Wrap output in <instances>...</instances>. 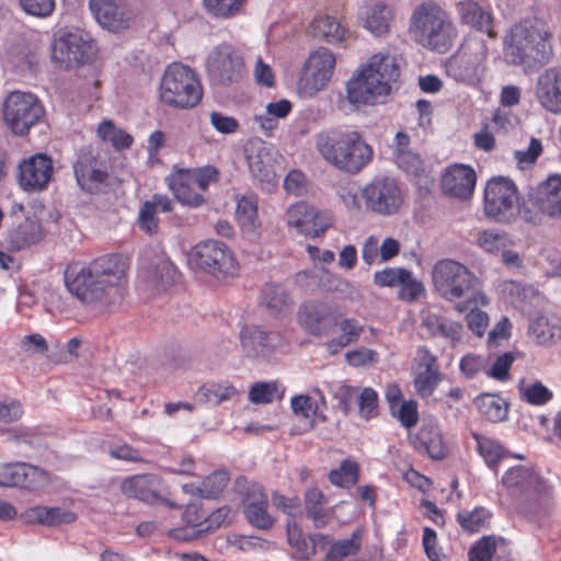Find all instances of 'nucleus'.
Returning <instances> with one entry per match:
<instances>
[{"label": "nucleus", "instance_id": "nucleus-1", "mask_svg": "<svg viewBox=\"0 0 561 561\" xmlns=\"http://www.w3.org/2000/svg\"><path fill=\"white\" fill-rule=\"evenodd\" d=\"M125 272L126 264L119 255L106 254L88 264H69L65 271V284L82 304L94 305L107 301L117 291Z\"/></svg>", "mask_w": 561, "mask_h": 561}, {"label": "nucleus", "instance_id": "nucleus-2", "mask_svg": "<svg viewBox=\"0 0 561 561\" xmlns=\"http://www.w3.org/2000/svg\"><path fill=\"white\" fill-rule=\"evenodd\" d=\"M399 76L400 58L389 53L375 54L346 81V100L356 107L379 103Z\"/></svg>", "mask_w": 561, "mask_h": 561}, {"label": "nucleus", "instance_id": "nucleus-3", "mask_svg": "<svg viewBox=\"0 0 561 561\" xmlns=\"http://www.w3.org/2000/svg\"><path fill=\"white\" fill-rule=\"evenodd\" d=\"M314 145L328 163L351 174L359 172L373 158L371 147L356 130H322L316 135Z\"/></svg>", "mask_w": 561, "mask_h": 561}, {"label": "nucleus", "instance_id": "nucleus-4", "mask_svg": "<svg viewBox=\"0 0 561 561\" xmlns=\"http://www.w3.org/2000/svg\"><path fill=\"white\" fill-rule=\"evenodd\" d=\"M409 32L414 42L437 53H446L458 34L450 14L431 0L422 2L413 10Z\"/></svg>", "mask_w": 561, "mask_h": 561}, {"label": "nucleus", "instance_id": "nucleus-5", "mask_svg": "<svg viewBox=\"0 0 561 561\" xmlns=\"http://www.w3.org/2000/svg\"><path fill=\"white\" fill-rule=\"evenodd\" d=\"M551 28L538 18H529L511 27L505 37V53L514 65L546 64L552 55Z\"/></svg>", "mask_w": 561, "mask_h": 561}, {"label": "nucleus", "instance_id": "nucleus-6", "mask_svg": "<svg viewBox=\"0 0 561 561\" xmlns=\"http://www.w3.org/2000/svg\"><path fill=\"white\" fill-rule=\"evenodd\" d=\"M435 290L448 301L466 299L486 304L485 296L479 290V279L465 264L451 259L438 260L432 270Z\"/></svg>", "mask_w": 561, "mask_h": 561}, {"label": "nucleus", "instance_id": "nucleus-7", "mask_svg": "<svg viewBox=\"0 0 561 561\" xmlns=\"http://www.w3.org/2000/svg\"><path fill=\"white\" fill-rule=\"evenodd\" d=\"M203 96V87L196 72L187 66L173 62L167 67L159 87L161 102L174 108H192Z\"/></svg>", "mask_w": 561, "mask_h": 561}, {"label": "nucleus", "instance_id": "nucleus-8", "mask_svg": "<svg viewBox=\"0 0 561 561\" xmlns=\"http://www.w3.org/2000/svg\"><path fill=\"white\" fill-rule=\"evenodd\" d=\"M72 170L77 185L84 193L99 194L108 184L110 165L93 146H85L77 151Z\"/></svg>", "mask_w": 561, "mask_h": 561}, {"label": "nucleus", "instance_id": "nucleus-9", "mask_svg": "<svg viewBox=\"0 0 561 561\" xmlns=\"http://www.w3.org/2000/svg\"><path fill=\"white\" fill-rule=\"evenodd\" d=\"M2 115L13 134L23 136L41 121L44 108L36 95L16 90L3 100Z\"/></svg>", "mask_w": 561, "mask_h": 561}, {"label": "nucleus", "instance_id": "nucleus-10", "mask_svg": "<svg viewBox=\"0 0 561 561\" xmlns=\"http://www.w3.org/2000/svg\"><path fill=\"white\" fill-rule=\"evenodd\" d=\"M517 202V188L512 180L499 176L486 183L483 209L488 218L501 224L514 221Z\"/></svg>", "mask_w": 561, "mask_h": 561}, {"label": "nucleus", "instance_id": "nucleus-11", "mask_svg": "<svg viewBox=\"0 0 561 561\" xmlns=\"http://www.w3.org/2000/svg\"><path fill=\"white\" fill-rule=\"evenodd\" d=\"M485 59V44L479 39H471L446 61V73L455 81L474 84L483 73Z\"/></svg>", "mask_w": 561, "mask_h": 561}, {"label": "nucleus", "instance_id": "nucleus-12", "mask_svg": "<svg viewBox=\"0 0 561 561\" xmlns=\"http://www.w3.org/2000/svg\"><path fill=\"white\" fill-rule=\"evenodd\" d=\"M502 484L513 494L525 497L534 508L549 499L551 486L536 470L525 466L508 469Z\"/></svg>", "mask_w": 561, "mask_h": 561}, {"label": "nucleus", "instance_id": "nucleus-13", "mask_svg": "<svg viewBox=\"0 0 561 561\" xmlns=\"http://www.w3.org/2000/svg\"><path fill=\"white\" fill-rule=\"evenodd\" d=\"M206 66L210 81L218 85L238 83L245 72L242 56L230 45L215 47Z\"/></svg>", "mask_w": 561, "mask_h": 561}, {"label": "nucleus", "instance_id": "nucleus-14", "mask_svg": "<svg viewBox=\"0 0 561 561\" xmlns=\"http://www.w3.org/2000/svg\"><path fill=\"white\" fill-rule=\"evenodd\" d=\"M195 265L213 275L222 278L236 270V260L229 248L217 240H206L198 243L192 254Z\"/></svg>", "mask_w": 561, "mask_h": 561}, {"label": "nucleus", "instance_id": "nucleus-15", "mask_svg": "<svg viewBox=\"0 0 561 561\" xmlns=\"http://www.w3.org/2000/svg\"><path fill=\"white\" fill-rule=\"evenodd\" d=\"M94 43L82 33H66L56 37L51 47V58L64 68H73L92 60Z\"/></svg>", "mask_w": 561, "mask_h": 561}, {"label": "nucleus", "instance_id": "nucleus-16", "mask_svg": "<svg viewBox=\"0 0 561 561\" xmlns=\"http://www.w3.org/2000/svg\"><path fill=\"white\" fill-rule=\"evenodd\" d=\"M367 209L389 216L398 211L401 203V191L397 182L388 176H377L362 191Z\"/></svg>", "mask_w": 561, "mask_h": 561}, {"label": "nucleus", "instance_id": "nucleus-17", "mask_svg": "<svg viewBox=\"0 0 561 561\" xmlns=\"http://www.w3.org/2000/svg\"><path fill=\"white\" fill-rule=\"evenodd\" d=\"M335 67V57L331 50L321 47L310 54L306 61L300 87L313 95L323 90L332 78Z\"/></svg>", "mask_w": 561, "mask_h": 561}, {"label": "nucleus", "instance_id": "nucleus-18", "mask_svg": "<svg viewBox=\"0 0 561 561\" xmlns=\"http://www.w3.org/2000/svg\"><path fill=\"white\" fill-rule=\"evenodd\" d=\"M286 222L289 227L296 228L297 232L316 238L331 226V216L301 201L288 207Z\"/></svg>", "mask_w": 561, "mask_h": 561}, {"label": "nucleus", "instance_id": "nucleus-19", "mask_svg": "<svg viewBox=\"0 0 561 561\" xmlns=\"http://www.w3.org/2000/svg\"><path fill=\"white\" fill-rule=\"evenodd\" d=\"M53 161L43 153H37L19 165V182L27 192H38L46 188L53 176Z\"/></svg>", "mask_w": 561, "mask_h": 561}, {"label": "nucleus", "instance_id": "nucleus-20", "mask_svg": "<svg viewBox=\"0 0 561 561\" xmlns=\"http://www.w3.org/2000/svg\"><path fill=\"white\" fill-rule=\"evenodd\" d=\"M535 95L539 104L553 114L561 113V70L548 68L537 78Z\"/></svg>", "mask_w": 561, "mask_h": 561}, {"label": "nucleus", "instance_id": "nucleus-21", "mask_svg": "<svg viewBox=\"0 0 561 561\" xmlns=\"http://www.w3.org/2000/svg\"><path fill=\"white\" fill-rule=\"evenodd\" d=\"M5 486L35 490L48 482V473L26 462L4 463Z\"/></svg>", "mask_w": 561, "mask_h": 561}, {"label": "nucleus", "instance_id": "nucleus-22", "mask_svg": "<svg viewBox=\"0 0 561 561\" xmlns=\"http://www.w3.org/2000/svg\"><path fill=\"white\" fill-rule=\"evenodd\" d=\"M162 482L156 474H138L123 482V493L141 502L172 504L161 496Z\"/></svg>", "mask_w": 561, "mask_h": 561}, {"label": "nucleus", "instance_id": "nucleus-23", "mask_svg": "<svg viewBox=\"0 0 561 561\" xmlns=\"http://www.w3.org/2000/svg\"><path fill=\"white\" fill-rule=\"evenodd\" d=\"M90 9L98 23L110 32H118L129 25V11L114 0H90Z\"/></svg>", "mask_w": 561, "mask_h": 561}, {"label": "nucleus", "instance_id": "nucleus-24", "mask_svg": "<svg viewBox=\"0 0 561 561\" xmlns=\"http://www.w3.org/2000/svg\"><path fill=\"white\" fill-rule=\"evenodd\" d=\"M298 317L301 327L313 335L325 333L335 323L332 307L319 301L304 304Z\"/></svg>", "mask_w": 561, "mask_h": 561}, {"label": "nucleus", "instance_id": "nucleus-25", "mask_svg": "<svg viewBox=\"0 0 561 561\" xmlns=\"http://www.w3.org/2000/svg\"><path fill=\"white\" fill-rule=\"evenodd\" d=\"M436 362V356L426 347H419L415 356L417 373L414 378V387L421 397H430L440 379Z\"/></svg>", "mask_w": 561, "mask_h": 561}, {"label": "nucleus", "instance_id": "nucleus-26", "mask_svg": "<svg viewBox=\"0 0 561 561\" xmlns=\"http://www.w3.org/2000/svg\"><path fill=\"white\" fill-rule=\"evenodd\" d=\"M476 172L463 164H455L446 170L442 178L443 191L454 197L468 198L476 185Z\"/></svg>", "mask_w": 561, "mask_h": 561}, {"label": "nucleus", "instance_id": "nucleus-27", "mask_svg": "<svg viewBox=\"0 0 561 561\" xmlns=\"http://www.w3.org/2000/svg\"><path fill=\"white\" fill-rule=\"evenodd\" d=\"M374 282L380 287H402V296L410 300L416 299L424 290L423 285L416 280L412 273L401 267H389L376 272Z\"/></svg>", "mask_w": 561, "mask_h": 561}, {"label": "nucleus", "instance_id": "nucleus-28", "mask_svg": "<svg viewBox=\"0 0 561 561\" xmlns=\"http://www.w3.org/2000/svg\"><path fill=\"white\" fill-rule=\"evenodd\" d=\"M267 506V497L263 488L259 484H252L243 501V513L248 522L259 529H270L274 519L268 514Z\"/></svg>", "mask_w": 561, "mask_h": 561}, {"label": "nucleus", "instance_id": "nucleus-29", "mask_svg": "<svg viewBox=\"0 0 561 561\" xmlns=\"http://www.w3.org/2000/svg\"><path fill=\"white\" fill-rule=\"evenodd\" d=\"M456 11L460 22L477 31L484 32L489 37H495L492 28L493 18L489 10L473 0H460L456 3Z\"/></svg>", "mask_w": 561, "mask_h": 561}, {"label": "nucleus", "instance_id": "nucleus-30", "mask_svg": "<svg viewBox=\"0 0 561 561\" xmlns=\"http://www.w3.org/2000/svg\"><path fill=\"white\" fill-rule=\"evenodd\" d=\"M359 18L363 26L376 36H381L389 31L393 18V10L385 3L368 4L362 8Z\"/></svg>", "mask_w": 561, "mask_h": 561}, {"label": "nucleus", "instance_id": "nucleus-31", "mask_svg": "<svg viewBox=\"0 0 561 561\" xmlns=\"http://www.w3.org/2000/svg\"><path fill=\"white\" fill-rule=\"evenodd\" d=\"M539 202L550 218L561 217V175L553 174L536 186Z\"/></svg>", "mask_w": 561, "mask_h": 561}, {"label": "nucleus", "instance_id": "nucleus-32", "mask_svg": "<svg viewBox=\"0 0 561 561\" xmlns=\"http://www.w3.org/2000/svg\"><path fill=\"white\" fill-rule=\"evenodd\" d=\"M305 514L316 528L324 527L331 519L332 512L327 507V497L318 488H309L305 492Z\"/></svg>", "mask_w": 561, "mask_h": 561}, {"label": "nucleus", "instance_id": "nucleus-33", "mask_svg": "<svg viewBox=\"0 0 561 561\" xmlns=\"http://www.w3.org/2000/svg\"><path fill=\"white\" fill-rule=\"evenodd\" d=\"M169 187L175 198L183 205L197 207L203 204V194L196 191V185L190 180V175L181 170L169 179Z\"/></svg>", "mask_w": 561, "mask_h": 561}, {"label": "nucleus", "instance_id": "nucleus-34", "mask_svg": "<svg viewBox=\"0 0 561 561\" xmlns=\"http://www.w3.org/2000/svg\"><path fill=\"white\" fill-rule=\"evenodd\" d=\"M415 447L425 450L435 460H440L447 455L443 434L437 425L422 426L415 438Z\"/></svg>", "mask_w": 561, "mask_h": 561}, {"label": "nucleus", "instance_id": "nucleus-35", "mask_svg": "<svg viewBox=\"0 0 561 561\" xmlns=\"http://www.w3.org/2000/svg\"><path fill=\"white\" fill-rule=\"evenodd\" d=\"M249 169L253 178L262 183H273L275 168L273 152L264 145L248 156Z\"/></svg>", "mask_w": 561, "mask_h": 561}, {"label": "nucleus", "instance_id": "nucleus-36", "mask_svg": "<svg viewBox=\"0 0 561 561\" xmlns=\"http://www.w3.org/2000/svg\"><path fill=\"white\" fill-rule=\"evenodd\" d=\"M272 334L265 333L255 325H245L240 331V342L243 352L250 357L265 353L272 346Z\"/></svg>", "mask_w": 561, "mask_h": 561}, {"label": "nucleus", "instance_id": "nucleus-37", "mask_svg": "<svg viewBox=\"0 0 561 561\" xmlns=\"http://www.w3.org/2000/svg\"><path fill=\"white\" fill-rule=\"evenodd\" d=\"M340 334L327 343L331 354H336L342 348L358 342L364 327L355 318H344L337 322Z\"/></svg>", "mask_w": 561, "mask_h": 561}, {"label": "nucleus", "instance_id": "nucleus-38", "mask_svg": "<svg viewBox=\"0 0 561 561\" xmlns=\"http://www.w3.org/2000/svg\"><path fill=\"white\" fill-rule=\"evenodd\" d=\"M529 334L538 344H550L561 340V323L557 319L536 316L529 322Z\"/></svg>", "mask_w": 561, "mask_h": 561}, {"label": "nucleus", "instance_id": "nucleus-39", "mask_svg": "<svg viewBox=\"0 0 561 561\" xmlns=\"http://www.w3.org/2000/svg\"><path fill=\"white\" fill-rule=\"evenodd\" d=\"M205 513L195 504L188 505L182 514L184 525L171 530V536L180 541H192L204 535H193L204 522Z\"/></svg>", "mask_w": 561, "mask_h": 561}, {"label": "nucleus", "instance_id": "nucleus-40", "mask_svg": "<svg viewBox=\"0 0 561 561\" xmlns=\"http://www.w3.org/2000/svg\"><path fill=\"white\" fill-rule=\"evenodd\" d=\"M237 393V389L229 382H209L198 389L196 400L207 405L217 407L224 401L233 399Z\"/></svg>", "mask_w": 561, "mask_h": 561}, {"label": "nucleus", "instance_id": "nucleus-41", "mask_svg": "<svg viewBox=\"0 0 561 561\" xmlns=\"http://www.w3.org/2000/svg\"><path fill=\"white\" fill-rule=\"evenodd\" d=\"M8 238L11 248L14 250H21L37 243L43 238L41 225L34 220L26 219L15 229L11 230Z\"/></svg>", "mask_w": 561, "mask_h": 561}, {"label": "nucleus", "instance_id": "nucleus-42", "mask_svg": "<svg viewBox=\"0 0 561 561\" xmlns=\"http://www.w3.org/2000/svg\"><path fill=\"white\" fill-rule=\"evenodd\" d=\"M228 482V473L224 470H218L205 478L201 486L193 488V485L184 484L183 491L197 493L206 499H216L226 489Z\"/></svg>", "mask_w": 561, "mask_h": 561}, {"label": "nucleus", "instance_id": "nucleus-43", "mask_svg": "<svg viewBox=\"0 0 561 561\" xmlns=\"http://www.w3.org/2000/svg\"><path fill=\"white\" fill-rule=\"evenodd\" d=\"M423 325L435 336H444L451 341L461 339L462 327L458 322L438 317L434 313H427L423 318Z\"/></svg>", "mask_w": 561, "mask_h": 561}, {"label": "nucleus", "instance_id": "nucleus-44", "mask_svg": "<svg viewBox=\"0 0 561 561\" xmlns=\"http://www.w3.org/2000/svg\"><path fill=\"white\" fill-rule=\"evenodd\" d=\"M311 32L314 37L328 43H337L344 39L345 30L333 16H319L311 22Z\"/></svg>", "mask_w": 561, "mask_h": 561}, {"label": "nucleus", "instance_id": "nucleus-45", "mask_svg": "<svg viewBox=\"0 0 561 561\" xmlns=\"http://www.w3.org/2000/svg\"><path fill=\"white\" fill-rule=\"evenodd\" d=\"M478 245L485 252L500 254L505 247H513L514 241L511 236L499 229H485L478 232Z\"/></svg>", "mask_w": 561, "mask_h": 561}, {"label": "nucleus", "instance_id": "nucleus-46", "mask_svg": "<svg viewBox=\"0 0 561 561\" xmlns=\"http://www.w3.org/2000/svg\"><path fill=\"white\" fill-rule=\"evenodd\" d=\"M528 224L538 226L542 222L543 216H547L543 205L539 202V195L533 190L523 198L522 203H517L516 215Z\"/></svg>", "mask_w": 561, "mask_h": 561}, {"label": "nucleus", "instance_id": "nucleus-47", "mask_svg": "<svg viewBox=\"0 0 561 561\" xmlns=\"http://www.w3.org/2000/svg\"><path fill=\"white\" fill-rule=\"evenodd\" d=\"M285 394L278 381H262L254 383L249 391V400L254 404H267L274 400H282Z\"/></svg>", "mask_w": 561, "mask_h": 561}, {"label": "nucleus", "instance_id": "nucleus-48", "mask_svg": "<svg viewBox=\"0 0 561 561\" xmlns=\"http://www.w3.org/2000/svg\"><path fill=\"white\" fill-rule=\"evenodd\" d=\"M472 437L477 443V450L479 455L484 459L488 467L496 472L497 463L504 455L502 445L495 439L478 433H472Z\"/></svg>", "mask_w": 561, "mask_h": 561}, {"label": "nucleus", "instance_id": "nucleus-49", "mask_svg": "<svg viewBox=\"0 0 561 561\" xmlns=\"http://www.w3.org/2000/svg\"><path fill=\"white\" fill-rule=\"evenodd\" d=\"M362 547V531L356 529L350 538L334 542L327 556L325 561H342L344 558L355 556Z\"/></svg>", "mask_w": 561, "mask_h": 561}, {"label": "nucleus", "instance_id": "nucleus-50", "mask_svg": "<svg viewBox=\"0 0 561 561\" xmlns=\"http://www.w3.org/2000/svg\"><path fill=\"white\" fill-rule=\"evenodd\" d=\"M261 302L273 313L283 312L291 304L287 290L276 284H267L262 290Z\"/></svg>", "mask_w": 561, "mask_h": 561}, {"label": "nucleus", "instance_id": "nucleus-51", "mask_svg": "<svg viewBox=\"0 0 561 561\" xmlns=\"http://www.w3.org/2000/svg\"><path fill=\"white\" fill-rule=\"evenodd\" d=\"M492 513L478 506L472 511H461L457 514V522L463 530L469 533H478L485 528L491 520Z\"/></svg>", "mask_w": 561, "mask_h": 561}, {"label": "nucleus", "instance_id": "nucleus-52", "mask_svg": "<svg viewBox=\"0 0 561 561\" xmlns=\"http://www.w3.org/2000/svg\"><path fill=\"white\" fill-rule=\"evenodd\" d=\"M236 216L243 229L253 231L257 224V199L254 195L242 196L237 204Z\"/></svg>", "mask_w": 561, "mask_h": 561}, {"label": "nucleus", "instance_id": "nucleus-53", "mask_svg": "<svg viewBox=\"0 0 561 561\" xmlns=\"http://www.w3.org/2000/svg\"><path fill=\"white\" fill-rule=\"evenodd\" d=\"M480 412L491 422L506 419L508 408L504 399L493 394H484L478 401Z\"/></svg>", "mask_w": 561, "mask_h": 561}, {"label": "nucleus", "instance_id": "nucleus-54", "mask_svg": "<svg viewBox=\"0 0 561 561\" xmlns=\"http://www.w3.org/2000/svg\"><path fill=\"white\" fill-rule=\"evenodd\" d=\"M359 478L358 465L350 459H345L340 463V467L333 469L329 473V480L332 484L350 488L354 485Z\"/></svg>", "mask_w": 561, "mask_h": 561}, {"label": "nucleus", "instance_id": "nucleus-55", "mask_svg": "<svg viewBox=\"0 0 561 561\" xmlns=\"http://www.w3.org/2000/svg\"><path fill=\"white\" fill-rule=\"evenodd\" d=\"M98 136L103 141L111 142L116 149H126L133 144V137L117 128L111 121H104L99 125Z\"/></svg>", "mask_w": 561, "mask_h": 561}, {"label": "nucleus", "instance_id": "nucleus-56", "mask_svg": "<svg viewBox=\"0 0 561 561\" xmlns=\"http://www.w3.org/2000/svg\"><path fill=\"white\" fill-rule=\"evenodd\" d=\"M482 304L481 300H479L477 304L474 300H467V305L465 307L458 305L456 308L459 312H463L466 310H470V312L467 314V323L468 328L478 336H482L488 324H489V317L485 312L478 310L477 306L478 304Z\"/></svg>", "mask_w": 561, "mask_h": 561}, {"label": "nucleus", "instance_id": "nucleus-57", "mask_svg": "<svg viewBox=\"0 0 561 561\" xmlns=\"http://www.w3.org/2000/svg\"><path fill=\"white\" fill-rule=\"evenodd\" d=\"M514 362L513 353H504L495 357L491 366L486 365L485 375L497 381H507L510 379V369Z\"/></svg>", "mask_w": 561, "mask_h": 561}, {"label": "nucleus", "instance_id": "nucleus-58", "mask_svg": "<svg viewBox=\"0 0 561 561\" xmlns=\"http://www.w3.org/2000/svg\"><path fill=\"white\" fill-rule=\"evenodd\" d=\"M496 551L494 537L484 536L474 542L468 552L469 561H491Z\"/></svg>", "mask_w": 561, "mask_h": 561}, {"label": "nucleus", "instance_id": "nucleus-59", "mask_svg": "<svg viewBox=\"0 0 561 561\" xmlns=\"http://www.w3.org/2000/svg\"><path fill=\"white\" fill-rule=\"evenodd\" d=\"M290 403L295 415L307 420L312 419L319 409L318 402L308 394L295 396Z\"/></svg>", "mask_w": 561, "mask_h": 561}, {"label": "nucleus", "instance_id": "nucleus-60", "mask_svg": "<svg viewBox=\"0 0 561 561\" xmlns=\"http://www.w3.org/2000/svg\"><path fill=\"white\" fill-rule=\"evenodd\" d=\"M523 398L533 405H542L549 402L553 393L542 382L536 381L526 387L522 393Z\"/></svg>", "mask_w": 561, "mask_h": 561}, {"label": "nucleus", "instance_id": "nucleus-61", "mask_svg": "<svg viewBox=\"0 0 561 561\" xmlns=\"http://www.w3.org/2000/svg\"><path fill=\"white\" fill-rule=\"evenodd\" d=\"M230 513V510L227 506L219 507L215 512H213L209 515L205 514L204 522L199 526L195 533H192L193 535H208L219 528L222 523L226 520Z\"/></svg>", "mask_w": 561, "mask_h": 561}, {"label": "nucleus", "instance_id": "nucleus-62", "mask_svg": "<svg viewBox=\"0 0 561 561\" xmlns=\"http://www.w3.org/2000/svg\"><path fill=\"white\" fill-rule=\"evenodd\" d=\"M184 173L190 175V180L196 185L201 193L205 192L209 184L217 180V170L214 167L184 170Z\"/></svg>", "mask_w": 561, "mask_h": 561}, {"label": "nucleus", "instance_id": "nucleus-63", "mask_svg": "<svg viewBox=\"0 0 561 561\" xmlns=\"http://www.w3.org/2000/svg\"><path fill=\"white\" fill-rule=\"evenodd\" d=\"M488 364L489 359L486 357L469 354L461 358L459 367L466 377L473 378L481 371L485 374Z\"/></svg>", "mask_w": 561, "mask_h": 561}, {"label": "nucleus", "instance_id": "nucleus-64", "mask_svg": "<svg viewBox=\"0 0 561 561\" xmlns=\"http://www.w3.org/2000/svg\"><path fill=\"white\" fill-rule=\"evenodd\" d=\"M139 227L149 234H153L158 231L159 219L157 217V210L152 207L149 202H144L138 215Z\"/></svg>", "mask_w": 561, "mask_h": 561}]
</instances>
